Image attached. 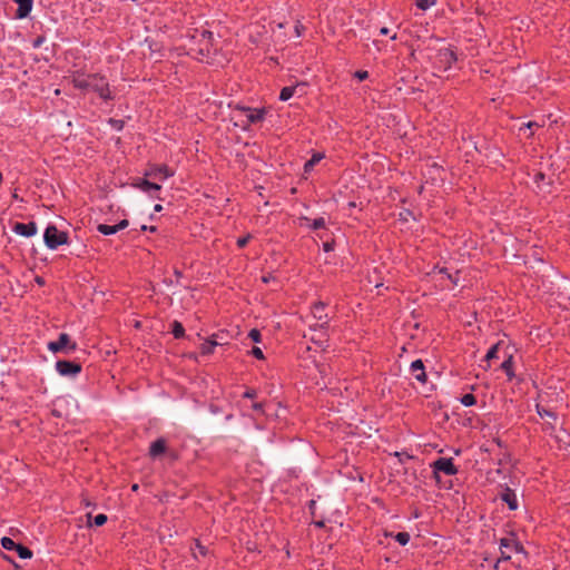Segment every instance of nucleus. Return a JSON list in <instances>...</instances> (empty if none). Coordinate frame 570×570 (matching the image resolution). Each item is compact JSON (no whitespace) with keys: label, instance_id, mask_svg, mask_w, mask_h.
Here are the masks:
<instances>
[{"label":"nucleus","instance_id":"35","mask_svg":"<svg viewBox=\"0 0 570 570\" xmlns=\"http://www.w3.org/2000/svg\"><path fill=\"white\" fill-rule=\"evenodd\" d=\"M248 337L256 342V343H259L261 342V332L256 328H253L250 330L249 334H248Z\"/></svg>","mask_w":570,"mask_h":570},{"label":"nucleus","instance_id":"24","mask_svg":"<svg viewBox=\"0 0 570 570\" xmlns=\"http://www.w3.org/2000/svg\"><path fill=\"white\" fill-rule=\"evenodd\" d=\"M14 551L21 559H30L32 557V551L29 548L21 544H17Z\"/></svg>","mask_w":570,"mask_h":570},{"label":"nucleus","instance_id":"6","mask_svg":"<svg viewBox=\"0 0 570 570\" xmlns=\"http://www.w3.org/2000/svg\"><path fill=\"white\" fill-rule=\"evenodd\" d=\"M56 370L61 376L75 377L81 372V365L62 360L56 363Z\"/></svg>","mask_w":570,"mask_h":570},{"label":"nucleus","instance_id":"25","mask_svg":"<svg viewBox=\"0 0 570 570\" xmlns=\"http://www.w3.org/2000/svg\"><path fill=\"white\" fill-rule=\"evenodd\" d=\"M321 159H323V155H322V154H315V155H313V157H312L308 161H306V163H305V166H304L305 171L307 173V171L312 170V168H313L317 163H320V161H321Z\"/></svg>","mask_w":570,"mask_h":570},{"label":"nucleus","instance_id":"7","mask_svg":"<svg viewBox=\"0 0 570 570\" xmlns=\"http://www.w3.org/2000/svg\"><path fill=\"white\" fill-rule=\"evenodd\" d=\"M237 111L240 116H244L247 125L257 124L264 120L265 110L264 109H254L249 107H239Z\"/></svg>","mask_w":570,"mask_h":570},{"label":"nucleus","instance_id":"2","mask_svg":"<svg viewBox=\"0 0 570 570\" xmlns=\"http://www.w3.org/2000/svg\"><path fill=\"white\" fill-rule=\"evenodd\" d=\"M75 87L85 90H92L102 99H110L108 83L104 77L97 75L78 76L73 79Z\"/></svg>","mask_w":570,"mask_h":570},{"label":"nucleus","instance_id":"47","mask_svg":"<svg viewBox=\"0 0 570 570\" xmlns=\"http://www.w3.org/2000/svg\"><path fill=\"white\" fill-rule=\"evenodd\" d=\"M380 33L386 36L389 35V29L386 27H383L381 28Z\"/></svg>","mask_w":570,"mask_h":570},{"label":"nucleus","instance_id":"38","mask_svg":"<svg viewBox=\"0 0 570 570\" xmlns=\"http://www.w3.org/2000/svg\"><path fill=\"white\" fill-rule=\"evenodd\" d=\"M252 354L258 358V360H263L264 358V354H263V351L259 348V347H254L252 350Z\"/></svg>","mask_w":570,"mask_h":570},{"label":"nucleus","instance_id":"13","mask_svg":"<svg viewBox=\"0 0 570 570\" xmlns=\"http://www.w3.org/2000/svg\"><path fill=\"white\" fill-rule=\"evenodd\" d=\"M13 230L21 236L31 237L37 234L38 229L36 223L31 222L28 224L17 223Z\"/></svg>","mask_w":570,"mask_h":570},{"label":"nucleus","instance_id":"28","mask_svg":"<svg viewBox=\"0 0 570 570\" xmlns=\"http://www.w3.org/2000/svg\"><path fill=\"white\" fill-rule=\"evenodd\" d=\"M415 1V4L422 9V10H428L430 9L431 7H433L436 2V0H414Z\"/></svg>","mask_w":570,"mask_h":570},{"label":"nucleus","instance_id":"31","mask_svg":"<svg viewBox=\"0 0 570 570\" xmlns=\"http://www.w3.org/2000/svg\"><path fill=\"white\" fill-rule=\"evenodd\" d=\"M395 540L401 546H405L410 541V534L407 532H399V533L395 534Z\"/></svg>","mask_w":570,"mask_h":570},{"label":"nucleus","instance_id":"22","mask_svg":"<svg viewBox=\"0 0 570 570\" xmlns=\"http://www.w3.org/2000/svg\"><path fill=\"white\" fill-rule=\"evenodd\" d=\"M440 59L442 62L451 65L453 61L456 60V57L453 51L446 49L440 52Z\"/></svg>","mask_w":570,"mask_h":570},{"label":"nucleus","instance_id":"53","mask_svg":"<svg viewBox=\"0 0 570 570\" xmlns=\"http://www.w3.org/2000/svg\"><path fill=\"white\" fill-rule=\"evenodd\" d=\"M138 490V484H134L132 485V491H137Z\"/></svg>","mask_w":570,"mask_h":570},{"label":"nucleus","instance_id":"50","mask_svg":"<svg viewBox=\"0 0 570 570\" xmlns=\"http://www.w3.org/2000/svg\"><path fill=\"white\" fill-rule=\"evenodd\" d=\"M197 548H198V552H200V553H205V552H204V548H203L200 544H197Z\"/></svg>","mask_w":570,"mask_h":570},{"label":"nucleus","instance_id":"44","mask_svg":"<svg viewBox=\"0 0 570 570\" xmlns=\"http://www.w3.org/2000/svg\"><path fill=\"white\" fill-rule=\"evenodd\" d=\"M141 230H150V232H155L156 230V227L155 226H146V225H142L141 226Z\"/></svg>","mask_w":570,"mask_h":570},{"label":"nucleus","instance_id":"5","mask_svg":"<svg viewBox=\"0 0 570 570\" xmlns=\"http://www.w3.org/2000/svg\"><path fill=\"white\" fill-rule=\"evenodd\" d=\"M43 240L48 248L56 249L68 243V234L59 230L55 225H49L45 230Z\"/></svg>","mask_w":570,"mask_h":570},{"label":"nucleus","instance_id":"49","mask_svg":"<svg viewBox=\"0 0 570 570\" xmlns=\"http://www.w3.org/2000/svg\"><path fill=\"white\" fill-rule=\"evenodd\" d=\"M197 548H198V552H200V553H205V552H204V548H203L200 544H197Z\"/></svg>","mask_w":570,"mask_h":570},{"label":"nucleus","instance_id":"54","mask_svg":"<svg viewBox=\"0 0 570 570\" xmlns=\"http://www.w3.org/2000/svg\"><path fill=\"white\" fill-rule=\"evenodd\" d=\"M317 527H323L324 523L322 521L315 523Z\"/></svg>","mask_w":570,"mask_h":570},{"label":"nucleus","instance_id":"17","mask_svg":"<svg viewBox=\"0 0 570 570\" xmlns=\"http://www.w3.org/2000/svg\"><path fill=\"white\" fill-rule=\"evenodd\" d=\"M18 4L16 16L19 19L26 18L32 9L33 0H13Z\"/></svg>","mask_w":570,"mask_h":570},{"label":"nucleus","instance_id":"34","mask_svg":"<svg viewBox=\"0 0 570 570\" xmlns=\"http://www.w3.org/2000/svg\"><path fill=\"white\" fill-rule=\"evenodd\" d=\"M107 522V515L106 514H97L94 519V524L97 527H101Z\"/></svg>","mask_w":570,"mask_h":570},{"label":"nucleus","instance_id":"14","mask_svg":"<svg viewBox=\"0 0 570 570\" xmlns=\"http://www.w3.org/2000/svg\"><path fill=\"white\" fill-rule=\"evenodd\" d=\"M304 88H305L304 83H298L293 87H284L281 91L279 99L282 101H286L289 98H292L295 94H299L302 96L305 94Z\"/></svg>","mask_w":570,"mask_h":570},{"label":"nucleus","instance_id":"12","mask_svg":"<svg viewBox=\"0 0 570 570\" xmlns=\"http://www.w3.org/2000/svg\"><path fill=\"white\" fill-rule=\"evenodd\" d=\"M533 183L535 184L537 188L540 191L543 193H551L552 189V179L550 177H547L544 173L542 171H535L533 175Z\"/></svg>","mask_w":570,"mask_h":570},{"label":"nucleus","instance_id":"26","mask_svg":"<svg viewBox=\"0 0 570 570\" xmlns=\"http://www.w3.org/2000/svg\"><path fill=\"white\" fill-rule=\"evenodd\" d=\"M171 326H173L171 333L176 338H180L184 336L185 330H184V326L179 322L175 321Z\"/></svg>","mask_w":570,"mask_h":570},{"label":"nucleus","instance_id":"45","mask_svg":"<svg viewBox=\"0 0 570 570\" xmlns=\"http://www.w3.org/2000/svg\"><path fill=\"white\" fill-rule=\"evenodd\" d=\"M253 409H254L255 411H261V410L263 409V404H262V403H254V404H253Z\"/></svg>","mask_w":570,"mask_h":570},{"label":"nucleus","instance_id":"29","mask_svg":"<svg viewBox=\"0 0 570 570\" xmlns=\"http://www.w3.org/2000/svg\"><path fill=\"white\" fill-rule=\"evenodd\" d=\"M308 226L314 230L325 228L326 220L324 217H320V218L314 219Z\"/></svg>","mask_w":570,"mask_h":570},{"label":"nucleus","instance_id":"58","mask_svg":"<svg viewBox=\"0 0 570 570\" xmlns=\"http://www.w3.org/2000/svg\"><path fill=\"white\" fill-rule=\"evenodd\" d=\"M503 219H504V220H507V222H509V220H510V217H509V216H505Z\"/></svg>","mask_w":570,"mask_h":570},{"label":"nucleus","instance_id":"55","mask_svg":"<svg viewBox=\"0 0 570 570\" xmlns=\"http://www.w3.org/2000/svg\"><path fill=\"white\" fill-rule=\"evenodd\" d=\"M302 220H304V222H306V223H309V222H311V220H309V218H307V217H303V218H302Z\"/></svg>","mask_w":570,"mask_h":570},{"label":"nucleus","instance_id":"10","mask_svg":"<svg viewBox=\"0 0 570 570\" xmlns=\"http://www.w3.org/2000/svg\"><path fill=\"white\" fill-rule=\"evenodd\" d=\"M134 186L144 193H147L151 197H157L156 193L161 189V186L156 181H149L146 178L136 179Z\"/></svg>","mask_w":570,"mask_h":570},{"label":"nucleus","instance_id":"37","mask_svg":"<svg viewBox=\"0 0 570 570\" xmlns=\"http://www.w3.org/2000/svg\"><path fill=\"white\" fill-rule=\"evenodd\" d=\"M355 77L362 81V80H365L367 77H368V72L365 71V70H358L355 72Z\"/></svg>","mask_w":570,"mask_h":570},{"label":"nucleus","instance_id":"11","mask_svg":"<svg viewBox=\"0 0 570 570\" xmlns=\"http://www.w3.org/2000/svg\"><path fill=\"white\" fill-rule=\"evenodd\" d=\"M173 171L167 166H159L150 168L148 171H146V177H149L157 181H164L167 178L173 176Z\"/></svg>","mask_w":570,"mask_h":570},{"label":"nucleus","instance_id":"40","mask_svg":"<svg viewBox=\"0 0 570 570\" xmlns=\"http://www.w3.org/2000/svg\"><path fill=\"white\" fill-rule=\"evenodd\" d=\"M248 239H249V236H246V237H242L237 240V245L239 247H244L246 246V244L248 243Z\"/></svg>","mask_w":570,"mask_h":570},{"label":"nucleus","instance_id":"46","mask_svg":"<svg viewBox=\"0 0 570 570\" xmlns=\"http://www.w3.org/2000/svg\"><path fill=\"white\" fill-rule=\"evenodd\" d=\"M532 125H533L532 122H528V124L522 122L519 129L522 130L524 127L531 128Z\"/></svg>","mask_w":570,"mask_h":570},{"label":"nucleus","instance_id":"52","mask_svg":"<svg viewBox=\"0 0 570 570\" xmlns=\"http://www.w3.org/2000/svg\"><path fill=\"white\" fill-rule=\"evenodd\" d=\"M327 324V322L325 321L324 323L317 325L318 327L323 328L325 325Z\"/></svg>","mask_w":570,"mask_h":570},{"label":"nucleus","instance_id":"57","mask_svg":"<svg viewBox=\"0 0 570 570\" xmlns=\"http://www.w3.org/2000/svg\"><path fill=\"white\" fill-rule=\"evenodd\" d=\"M500 46H501V50H505V48L503 47V42H500Z\"/></svg>","mask_w":570,"mask_h":570},{"label":"nucleus","instance_id":"43","mask_svg":"<svg viewBox=\"0 0 570 570\" xmlns=\"http://www.w3.org/2000/svg\"><path fill=\"white\" fill-rule=\"evenodd\" d=\"M303 29H304V27L302 24H296V27H295L296 35L301 36Z\"/></svg>","mask_w":570,"mask_h":570},{"label":"nucleus","instance_id":"32","mask_svg":"<svg viewBox=\"0 0 570 570\" xmlns=\"http://www.w3.org/2000/svg\"><path fill=\"white\" fill-rule=\"evenodd\" d=\"M461 403L464 405V406H471L475 403V396L473 394H465L462 396L461 399Z\"/></svg>","mask_w":570,"mask_h":570},{"label":"nucleus","instance_id":"1","mask_svg":"<svg viewBox=\"0 0 570 570\" xmlns=\"http://www.w3.org/2000/svg\"><path fill=\"white\" fill-rule=\"evenodd\" d=\"M527 558L528 554L514 533H511L510 537L501 538V561L511 560L515 568H521Z\"/></svg>","mask_w":570,"mask_h":570},{"label":"nucleus","instance_id":"39","mask_svg":"<svg viewBox=\"0 0 570 570\" xmlns=\"http://www.w3.org/2000/svg\"><path fill=\"white\" fill-rule=\"evenodd\" d=\"M129 225V222L127 219L120 220L118 224H116L117 230H122Z\"/></svg>","mask_w":570,"mask_h":570},{"label":"nucleus","instance_id":"16","mask_svg":"<svg viewBox=\"0 0 570 570\" xmlns=\"http://www.w3.org/2000/svg\"><path fill=\"white\" fill-rule=\"evenodd\" d=\"M410 370H411V373L414 375V377L419 382L424 383L426 381L424 365L421 360H415L414 362H412Z\"/></svg>","mask_w":570,"mask_h":570},{"label":"nucleus","instance_id":"48","mask_svg":"<svg viewBox=\"0 0 570 570\" xmlns=\"http://www.w3.org/2000/svg\"><path fill=\"white\" fill-rule=\"evenodd\" d=\"M154 209H155V212H160L163 209V206L157 204V205H155Z\"/></svg>","mask_w":570,"mask_h":570},{"label":"nucleus","instance_id":"4","mask_svg":"<svg viewBox=\"0 0 570 570\" xmlns=\"http://www.w3.org/2000/svg\"><path fill=\"white\" fill-rule=\"evenodd\" d=\"M48 350L52 353L71 354L77 350V343L67 333H60L56 341L48 343Z\"/></svg>","mask_w":570,"mask_h":570},{"label":"nucleus","instance_id":"41","mask_svg":"<svg viewBox=\"0 0 570 570\" xmlns=\"http://www.w3.org/2000/svg\"><path fill=\"white\" fill-rule=\"evenodd\" d=\"M245 397L253 399L256 396V392L254 390H248L244 394Z\"/></svg>","mask_w":570,"mask_h":570},{"label":"nucleus","instance_id":"20","mask_svg":"<svg viewBox=\"0 0 570 570\" xmlns=\"http://www.w3.org/2000/svg\"><path fill=\"white\" fill-rule=\"evenodd\" d=\"M325 304L322 302L315 303L312 307V314L314 318L322 321L327 318V314H324Z\"/></svg>","mask_w":570,"mask_h":570},{"label":"nucleus","instance_id":"42","mask_svg":"<svg viewBox=\"0 0 570 570\" xmlns=\"http://www.w3.org/2000/svg\"><path fill=\"white\" fill-rule=\"evenodd\" d=\"M323 248H324L325 252H331V250H333V244L328 243V242L324 243L323 244Z\"/></svg>","mask_w":570,"mask_h":570},{"label":"nucleus","instance_id":"3","mask_svg":"<svg viewBox=\"0 0 570 570\" xmlns=\"http://www.w3.org/2000/svg\"><path fill=\"white\" fill-rule=\"evenodd\" d=\"M523 367V357L509 355L501 362V372H503L508 381L517 380L518 383L523 382V372L520 368Z\"/></svg>","mask_w":570,"mask_h":570},{"label":"nucleus","instance_id":"56","mask_svg":"<svg viewBox=\"0 0 570 570\" xmlns=\"http://www.w3.org/2000/svg\"><path fill=\"white\" fill-rule=\"evenodd\" d=\"M206 35L210 36L212 33L207 32V31L203 32V36H206Z\"/></svg>","mask_w":570,"mask_h":570},{"label":"nucleus","instance_id":"18","mask_svg":"<svg viewBox=\"0 0 570 570\" xmlns=\"http://www.w3.org/2000/svg\"><path fill=\"white\" fill-rule=\"evenodd\" d=\"M166 451V442L164 439H158L151 443L149 454L151 458H157Z\"/></svg>","mask_w":570,"mask_h":570},{"label":"nucleus","instance_id":"19","mask_svg":"<svg viewBox=\"0 0 570 570\" xmlns=\"http://www.w3.org/2000/svg\"><path fill=\"white\" fill-rule=\"evenodd\" d=\"M501 348H503L504 357H509V355H512V357L522 356L521 354H519L518 347L514 344H512L510 341L505 345L504 340L501 338Z\"/></svg>","mask_w":570,"mask_h":570},{"label":"nucleus","instance_id":"21","mask_svg":"<svg viewBox=\"0 0 570 570\" xmlns=\"http://www.w3.org/2000/svg\"><path fill=\"white\" fill-rule=\"evenodd\" d=\"M220 343L214 338L207 340L200 345V352L203 355H209L213 353L214 348Z\"/></svg>","mask_w":570,"mask_h":570},{"label":"nucleus","instance_id":"27","mask_svg":"<svg viewBox=\"0 0 570 570\" xmlns=\"http://www.w3.org/2000/svg\"><path fill=\"white\" fill-rule=\"evenodd\" d=\"M17 544L11 538L3 537L1 539V546L6 550H16Z\"/></svg>","mask_w":570,"mask_h":570},{"label":"nucleus","instance_id":"8","mask_svg":"<svg viewBox=\"0 0 570 570\" xmlns=\"http://www.w3.org/2000/svg\"><path fill=\"white\" fill-rule=\"evenodd\" d=\"M501 502H504L511 511H515L519 508L515 490L511 489L507 483L501 484Z\"/></svg>","mask_w":570,"mask_h":570},{"label":"nucleus","instance_id":"9","mask_svg":"<svg viewBox=\"0 0 570 570\" xmlns=\"http://www.w3.org/2000/svg\"><path fill=\"white\" fill-rule=\"evenodd\" d=\"M434 473L443 472L446 475H453L456 473V468L453 464L452 459L440 458L433 462Z\"/></svg>","mask_w":570,"mask_h":570},{"label":"nucleus","instance_id":"15","mask_svg":"<svg viewBox=\"0 0 570 570\" xmlns=\"http://www.w3.org/2000/svg\"><path fill=\"white\" fill-rule=\"evenodd\" d=\"M505 243L510 247L509 255L512 257H515L517 253L520 250V247H521V243L519 242V239L515 237L513 238L511 236L509 238L504 239V243L503 244L501 243V248L504 252L503 255H505L508 253Z\"/></svg>","mask_w":570,"mask_h":570},{"label":"nucleus","instance_id":"36","mask_svg":"<svg viewBox=\"0 0 570 570\" xmlns=\"http://www.w3.org/2000/svg\"><path fill=\"white\" fill-rule=\"evenodd\" d=\"M538 413H539V415H540L541 417H543V416H548V417L557 419L556 413H554V412H552L551 410H546V409H543L542 411H540V410H539V411H538Z\"/></svg>","mask_w":570,"mask_h":570},{"label":"nucleus","instance_id":"51","mask_svg":"<svg viewBox=\"0 0 570 570\" xmlns=\"http://www.w3.org/2000/svg\"><path fill=\"white\" fill-rule=\"evenodd\" d=\"M493 567L497 569L499 568V559L494 560Z\"/></svg>","mask_w":570,"mask_h":570},{"label":"nucleus","instance_id":"33","mask_svg":"<svg viewBox=\"0 0 570 570\" xmlns=\"http://www.w3.org/2000/svg\"><path fill=\"white\" fill-rule=\"evenodd\" d=\"M501 465L503 464H510L513 466L511 454L507 451L501 450V459H500Z\"/></svg>","mask_w":570,"mask_h":570},{"label":"nucleus","instance_id":"23","mask_svg":"<svg viewBox=\"0 0 570 570\" xmlns=\"http://www.w3.org/2000/svg\"><path fill=\"white\" fill-rule=\"evenodd\" d=\"M97 229L99 233H101L104 235H112L118 232L116 225H107V224H99L97 226Z\"/></svg>","mask_w":570,"mask_h":570},{"label":"nucleus","instance_id":"30","mask_svg":"<svg viewBox=\"0 0 570 570\" xmlns=\"http://www.w3.org/2000/svg\"><path fill=\"white\" fill-rule=\"evenodd\" d=\"M499 350V343H495L491 346L488 353L484 356V361L488 363L490 360L497 357V352Z\"/></svg>","mask_w":570,"mask_h":570}]
</instances>
